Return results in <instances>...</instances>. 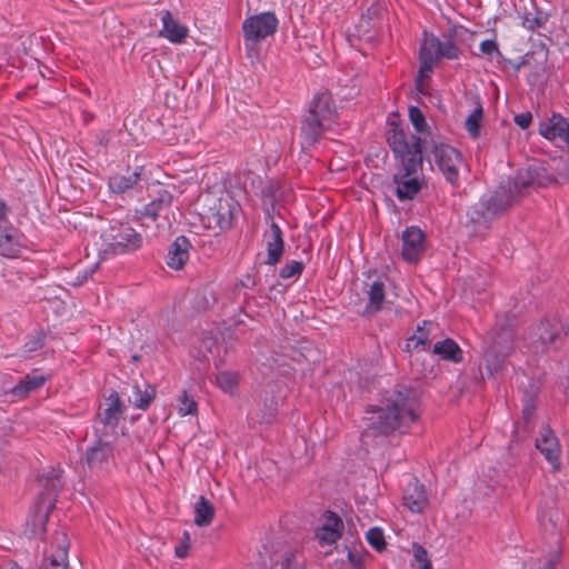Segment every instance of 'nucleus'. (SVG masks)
I'll use <instances>...</instances> for the list:
<instances>
[{"mask_svg":"<svg viewBox=\"0 0 569 569\" xmlns=\"http://www.w3.org/2000/svg\"><path fill=\"white\" fill-rule=\"evenodd\" d=\"M271 569H305V567L298 561L295 552L287 550L272 558Z\"/></svg>","mask_w":569,"mask_h":569,"instance_id":"473e14b6","label":"nucleus"},{"mask_svg":"<svg viewBox=\"0 0 569 569\" xmlns=\"http://www.w3.org/2000/svg\"><path fill=\"white\" fill-rule=\"evenodd\" d=\"M546 18L541 13L527 12L522 17V26L528 30H536L546 22Z\"/></svg>","mask_w":569,"mask_h":569,"instance_id":"09e8293b","label":"nucleus"},{"mask_svg":"<svg viewBox=\"0 0 569 569\" xmlns=\"http://www.w3.org/2000/svg\"><path fill=\"white\" fill-rule=\"evenodd\" d=\"M401 257L405 261L415 263L419 261L426 250V234L416 226L407 227L401 234Z\"/></svg>","mask_w":569,"mask_h":569,"instance_id":"2eb2a0df","label":"nucleus"},{"mask_svg":"<svg viewBox=\"0 0 569 569\" xmlns=\"http://www.w3.org/2000/svg\"><path fill=\"white\" fill-rule=\"evenodd\" d=\"M407 485L402 500L411 512L421 513L428 506V497L425 486L420 483L416 478Z\"/></svg>","mask_w":569,"mask_h":569,"instance_id":"412c9836","label":"nucleus"},{"mask_svg":"<svg viewBox=\"0 0 569 569\" xmlns=\"http://www.w3.org/2000/svg\"><path fill=\"white\" fill-rule=\"evenodd\" d=\"M377 28H372V22L365 23L363 28H360V23L358 24V31L362 33H370L371 31H375Z\"/></svg>","mask_w":569,"mask_h":569,"instance_id":"6e6d98bb","label":"nucleus"},{"mask_svg":"<svg viewBox=\"0 0 569 569\" xmlns=\"http://www.w3.org/2000/svg\"><path fill=\"white\" fill-rule=\"evenodd\" d=\"M257 412H261V422L271 423L276 419V413L278 412V403L273 398H266L263 402L259 405Z\"/></svg>","mask_w":569,"mask_h":569,"instance_id":"ea45409f","label":"nucleus"},{"mask_svg":"<svg viewBox=\"0 0 569 569\" xmlns=\"http://www.w3.org/2000/svg\"><path fill=\"white\" fill-rule=\"evenodd\" d=\"M162 29L160 36L172 43H182L188 37V28L173 18L170 11L161 14Z\"/></svg>","mask_w":569,"mask_h":569,"instance_id":"4be33fe9","label":"nucleus"},{"mask_svg":"<svg viewBox=\"0 0 569 569\" xmlns=\"http://www.w3.org/2000/svg\"><path fill=\"white\" fill-rule=\"evenodd\" d=\"M431 153L446 181L453 188H458L460 186L459 168L462 163L461 152L450 144L433 142Z\"/></svg>","mask_w":569,"mask_h":569,"instance_id":"9d476101","label":"nucleus"},{"mask_svg":"<svg viewBox=\"0 0 569 569\" xmlns=\"http://www.w3.org/2000/svg\"><path fill=\"white\" fill-rule=\"evenodd\" d=\"M241 210L240 204L230 196L221 197L217 203L210 208L209 222H214L219 230L230 229L237 220Z\"/></svg>","mask_w":569,"mask_h":569,"instance_id":"ddd939ff","label":"nucleus"},{"mask_svg":"<svg viewBox=\"0 0 569 569\" xmlns=\"http://www.w3.org/2000/svg\"><path fill=\"white\" fill-rule=\"evenodd\" d=\"M49 379L50 376L47 375H26L12 388L0 392V401L17 402L24 400L31 392L41 389Z\"/></svg>","mask_w":569,"mask_h":569,"instance_id":"f8f14e48","label":"nucleus"},{"mask_svg":"<svg viewBox=\"0 0 569 569\" xmlns=\"http://www.w3.org/2000/svg\"><path fill=\"white\" fill-rule=\"evenodd\" d=\"M461 56L462 49L457 42L456 28H449L441 37L423 31L418 54L419 78L416 81L417 90L423 92L422 78L428 77L441 60H459Z\"/></svg>","mask_w":569,"mask_h":569,"instance_id":"7ed1b4c3","label":"nucleus"},{"mask_svg":"<svg viewBox=\"0 0 569 569\" xmlns=\"http://www.w3.org/2000/svg\"><path fill=\"white\" fill-rule=\"evenodd\" d=\"M192 244L188 237L178 236L168 248L166 263L170 269L181 270L190 258Z\"/></svg>","mask_w":569,"mask_h":569,"instance_id":"a211bd4d","label":"nucleus"},{"mask_svg":"<svg viewBox=\"0 0 569 569\" xmlns=\"http://www.w3.org/2000/svg\"><path fill=\"white\" fill-rule=\"evenodd\" d=\"M114 448L111 442L104 440L102 435L89 446L84 452L83 460L91 471L104 470L113 459Z\"/></svg>","mask_w":569,"mask_h":569,"instance_id":"4468645a","label":"nucleus"},{"mask_svg":"<svg viewBox=\"0 0 569 569\" xmlns=\"http://www.w3.org/2000/svg\"><path fill=\"white\" fill-rule=\"evenodd\" d=\"M516 319L513 316H506L498 320L491 330V351L497 353L493 360L486 358V367L490 375L498 371L505 358L513 350Z\"/></svg>","mask_w":569,"mask_h":569,"instance_id":"6e6552de","label":"nucleus"},{"mask_svg":"<svg viewBox=\"0 0 569 569\" xmlns=\"http://www.w3.org/2000/svg\"><path fill=\"white\" fill-rule=\"evenodd\" d=\"M513 121L521 129H527L532 122V114L529 111L518 113L513 117Z\"/></svg>","mask_w":569,"mask_h":569,"instance_id":"603ef678","label":"nucleus"},{"mask_svg":"<svg viewBox=\"0 0 569 569\" xmlns=\"http://www.w3.org/2000/svg\"><path fill=\"white\" fill-rule=\"evenodd\" d=\"M7 569H23L21 566H19L17 562H12L9 568Z\"/></svg>","mask_w":569,"mask_h":569,"instance_id":"052dcab7","label":"nucleus"},{"mask_svg":"<svg viewBox=\"0 0 569 569\" xmlns=\"http://www.w3.org/2000/svg\"><path fill=\"white\" fill-rule=\"evenodd\" d=\"M123 412L124 406L118 392L112 390L107 398V407L99 412L98 417L104 427L114 428Z\"/></svg>","mask_w":569,"mask_h":569,"instance_id":"b1692460","label":"nucleus"},{"mask_svg":"<svg viewBox=\"0 0 569 569\" xmlns=\"http://www.w3.org/2000/svg\"><path fill=\"white\" fill-rule=\"evenodd\" d=\"M99 257L107 260L120 254L133 253L142 247L143 237L128 222L116 221L102 232Z\"/></svg>","mask_w":569,"mask_h":569,"instance_id":"39448f33","label":"nucleus"},{"mask_svg":"<svg viewBox=\"0 0 569 569\" xmlns=\"http://www.w3.org/2000/svg\"><path fill=\"white\" fill-rule=\"evenodd\" d=\"M526 59L525 58H521L519 61L512 63V68L513 70L517 72L519 71L525 64H526Z\"/></svg>","mask_w":569,"mask_h":569,"instance_id":"4d7b16f0","label":"nucleus"},{"mask_svg":"<svg viewBox=\"0 0 569 569\" xmlns=\"http://www.w3.org/2000/svg\"><path fill=\"white\" fill-rule=\"evenodd\" d=\"M366 538L368 543L377 551H382L386 548L385 535L381 528H370L366 533Z\"/></svg>","mask_w":569,"mask_h":569,"instance_id":"a18cd8bd","label":"nucleus"},{"mask_svg":"<svg viewBox=\"0 0 569 569\" xmlns=\"http://www.w3.org/2000/svg\"><path fill=\"white\" fill-rule=\"evenodd\" d=\"M339 113L332 94L321 91L309 101L299 121V140L301 149L310 151L332 130Z\"/></svg>","mask_w":569,"mask_h":569,"instance_id":"f03ea898","label":"nucleus"},{"mask_svg":"<svg viewBox=\"0 0 569 569\" xmlns=\"http://www.w3.org/2000/svg\"><path fill=\"white\" fill-rule=\"evenodd\" d=\"M280 188L279 181L269 180L260 191L262 201L273 207L280 197Z\"/></svg>","mask_w":569,"mask_h":569,"instance_id":"58836bf2","label":"nucleus"},{"mask_svg":"<svg viewBox=\"0 0 569 569\" xmlns=\"http://www.w3.org/2000/svg\"><path fill=\"white\" fill-rule=\"evenodd\" d=\"M190 548V535L187 530L183 531L179 543L174 547V555L179 559H183L188 556Z\"/></svg>","mask_w":569,"mask_h":569,"instance_id":"3c124183","label":"nucleus"},{"mask_svg":"<svg viewBox=\"0 0 569 569\" xmlns=\"http://www.w3.org/2000/svg\"><path fill=\"white\" fill-rule=\"evenodd\" d=\"M54 507L56 505L53 501H50L48 506H43L42 502L37 505L36 509L28 517L26 522L24 533L29 538H44L49 515Z\"/></svg>","mask_w":569,"mask_h":569,"instance_id":"f3484780","label":"nucleus"},{"mask_svg":"<svg viewBox=\"0 0 569 569\" xmlns=\"http://www.w3.org/2000/svg\"><path fill=\"white\" fill-rule=\"evenodd\" d=\"M416 154H419V152L416 151ZM422 162L423 160L416 156L413 159H407L406 163H397L392 183L395 184V196L399 201L413 200L422 189L425 178L419 174Z\"/></svg>","mask_w":569,"mask_h":569,"instance_id":"0eeeda50","label":"nucleus"},{"mask_svg":"<svg viewBox=\"0 0 569 569\" xmlns=\"http://www.w3.org/2000/svg\"><path fill=\"white\" fill-rule=\"evenodd\" d=\"M522 415H523V418H525L527 421H529V420L531 419V417L533 416L532 408L526 407V408L523 409Z\"/></svg>","mask_w":569,"mask_h":569,"instance_id":"13d9d810","label":"nucleus"},{"mask_svg":"<svg viewBox=\"0 0 569 569\" xmlns=\"http://www.w3.org/2000/svg\"><path fill=\"white\" fill-rule=\"evenodd\" d=\"M61 473L62 470L58 468H50L38 476V482L43 489L41 496H47L49 502H56V497L63 487Z\"/></svg>","mask_w":569,"mask_h":569,"instance_id":"393cba45","label":"nucleus"},{"mask_svg":"<svg viewBox=\"0 0 569 569\" xmlns=\"http://www.w3.org/2000/svg\"><path fill=\"white\" fill-rule=\"evenodd\" d=\"M368 303L365 308L366 315H375L382 309L386 297L385 283L381 280H375L369 284L367 291Z\"/></svg>","mask_w":569,"mask_h":569,"instance_id":"cd10ccee","label":"nucleus"},{"mask_svg":"<svg viewBox=\"0 0 569 569\" xmlns=\"http://www.w3.org/2000/svg\"><path fill=\"white\" fill-rule=\"evenodd\" d=\"M18 242L16 240V230L12 226L3 224L0 228V254L4 257H13L18 253Z\"/></svg>","mask_w":569,"mask_h":569,"instance_id":"2f4dec72","label":"nucleus"},{"mask_svg":"<svg viewBox=\"0 0 569 569\" xmlns=\"http://www.w3.org/2000/svg\"><path fill=\"white\" fill-rule=\"evenodd\" d=\"M347 550V560L352 569H365V557L367 555V551L363 549V547L360 546H352V547H346Z\"/></svg>","mask_w":569,"mask_h":569,"instance_id":"4c0bfd02","label":"nucleus"},{"mask_svg":"<svg viewBox=\"0 0 569 569\" xmlns=\"http://www.w3.org/2000/svg\"><path fill=\"white\" fill-rule=\"evenodd\" d=\"M258 283V271L253 269L252 273H247L241 280L240 284L243 288L252 289Z\"/></svg>","mask_w":569,"mask_h":569,"instance_id":"864d4df0","label":"nucleus"},{"mask_svg":"<svg viewBox=\"0 0 569 569\" xmlns=\"http://www.w3.org/2000/svg\"><path fill=\"white\" fill-rule=\"evenodd\" d=\"M263 239L267 250V257L263 260V264H278L284 251V240L280 226L273 220L270 223V229L263 233Z\"/></svg>","mask_w":569,"mask_h":569,"instance_id":"dca6fc26","label":"nucleus"},{"mask_svg":"<svg viewBox=\"0 0 569 569\" xmlns=\"http://www.w3.org/2000/svg\"><path fill=\"white\" fill-rule=\"evenodd\" d=\"M413 345H415V342H413V341H410V337H409V338L407 339L406 350H407V351L415 350V349H413Z\"/></svg>","mask_w":569,"mask_h":569,"instance_id":"bf43d9fd","label":"nucleus"},{"mask_svg":"<svg viewBox=\"0 0 569 569\" xmlns=\"http://www.w3.org/2000/svg\"><path fill=\"white\" fill-rule=\"evenodd\" d=\"M569 335V323L558 318H545L530 329L529 340L537 353L556 352L565 345Z\"/></svg>","mask_w":569,"mask_h":569,"instance_id":"423d86ee","label":"nucleus"},{"mask_svg":"<svg viewBox=\"0 0 569 569\" xmlns=\"http://www.w3.org/2000/svg\"><path fill=\"white\" fill-rule=\"evenodd\" d=\"M57 541L59 543L57 552L49 558H44L39 569H68L69 540L67 535L58 533Z\"/></svg>","mask_w":569,"mask_h":569,"instance_id":"bb28decb","label":"nucleus"},{"mask_svg":"<svg viewBox=\"0 0 569 569\" xmlns=\"http://www.w3.org/2000/svg\"><path fill=\"white\" fill-rule=\"evenodd\" d=\"M8 213L9 209L6 201L3 199H0V228H2L3 224L9 223Z\"/></svg>","mask_w":569,"mask_h":569,"instance_id":"5fc2aeb1","label":"nucleus"},{"mask_svg":"<svg viewBox=\"0 0 569 569\" xmlns=\"http://www.w3.org/2000/svg\"><path fill=\"white\" fill-rule=\"evenodd\" d=\"M279 20L271 11L250 16L242 23L243 40L247 48H252L277 32Z\"/></svg>","mask_w":569,"mask_h":569,"instance_id":"1a4fd4ad","label":"nucleus"},{"mask_svg":"<svg viewBox=\"0 0 569 569\" xmlns=\"http://www.w3.org/2000/svg\"><path fill=\"white\" fill-rule=\"evenodd\" d=\"M172 202V193L166 189H160L157 193V197L143 206V208L140 210V214L141 217L156 220L158 217L167 213L170 210Z\"/></svg>","mask_w":569,"mask_h":569,"instance_id":"5701e85b","label":"nucleus"},{"mask_svg":"<svg viewBox=\"0 0 569 569\" xmlns=\"http://www.w3.org/2000/svg\"><path fill=\"white\" fill-rule=\"evenodd\" d=\"M387 142L398 163H406L407 159L416 158V151L419 152V158L423 160V141L420 137L411 136L409 142L403 129L395 127L388 131Z\"/></svg>","mask_w":569,"mask_h":569,"instance_id":"9b49d317","label":"nucleus"},{"mask_svg":"<svg viewBox=\"0 0 569 569\" xmlns=\"http://www.w3.org/2000/svg\"><path fill=\"white\" fill-rule=\"evenodd\" d=\"M483 118V109L481 104L467 117L465 128L472 139H477L480 136V129Z\"/></svg>","mask_w":569,"mask_h":569,"instance_id":"f704fd0d","label":"nucleus"},{"mask_svg":"<svg viewBox=\"0 0 569 569\" xmlns=\"http://www.w3.org/2000/svg\"><path fill=\"white\" fill-rule=\"evenodd\" d=\"M536 448L545 456L553 467L559 465L561 449L555 432L547 426L536 439Z\"/></svg>","mask_w":569,"mask_h":569,"instance_id":"aec40b11","label":"nucleus"},{"mask_svg":"<svg viewBox=\"0 0 569 569\" xmlns=\"http://www.w3.org/2000/svg\"><path fill=\"white\" fill-rule=\"evenodd\" d=\"M503 183H510L512 186V192L517 200L520 197L521 191L531 184V181L522 176H517L513 180L508 179L507 181H503Z\"/></svg>","mask_w":569,"mask_h":569,"instance_id":"8fccbe9b","label":"nucleus"},{"mask_svg":"<svg viewBox=\"0 0 569 569\" xmlns=\"http://www.w3.org/2000/svg\"><path fill=\"white\" fill-rule=\"evenodd\" d=\"M214 517V507L206 497L200 496L194 505V523L199 527L209 526Z\"/></svg>","mask_w":569,"mask_h":569,"instance_id":"7c9ffc66","label":"nucleus"},{"mask_svg":"<svg viewBox=\"0 0 569 569\" xmlns=\"http://www.w3.org/2000/svg\"><path fill=\"white\" fill-rule=\"evenodd\" d=\"M510 183L500 182L493 190L483 193L479 201L467 209V226H473V232L489 229L491 222L503 214L517 200Z\"/></svg>","mask_w":569,"mask_h":569,"instance_id":"20e7f679","label":"nucleus"},{"mask_svg":"<svg viewBox=\"0 0 569 569\" xmlns=\"http://www.w3.org/2000/svg\"><path fill=\"white\" fill-rule=\"evenodd\" d=\"M409 120L417 132L425 133L428 131L429 126L425 113L419 107L411 106L409 108Z\"/></svg>","mask_w":569,"mask_h":569,"instance_id":"a19ab883","label":"nucleus"},{"mask_svg":"<svg viewBox=\"0 0 569 569\" xmlns=\"http://www.w3.org/2000/svg\"><path fill=\"white\" fill-rule=\"evenodd\" d=\"M343 530V522L340 516L333 511L323 513V522L317 529L316 537L322 545H332L340 539Z\"/></svg>","mask_w":569,"mask_h":569,"instance_id":"6ab92c4d","label":"nucleus"},{"mask_svg":"<svg viewBox=\"0 0 569 569\" xmlns=\"http://www.w3.org/2000/svg\"><path fill=\"white\" fill-rule=\"evenodd\" d=\"M141 172L136 170L128 176L114 174L109 179V189L117 194H122L129 190H131L134 186H137L140 180Z\"/></svg>","mask_w":569,"mask_h":569,"instance_id":"c756f323","label":"nucleus"},{"mask_svg":"<svg viewBox=\"0 0 569 569\" xmlns=\"http://www.w3.org/2000/svg\"><path fill=\"white\" fill-rule=\"evenodd\" d=\"M217 386L227 393H233L239 383V375L233 371H221L216 376Z\"/></svg>","mask_w":569,"mask_h":569,"instance_id":"e433bc0d","label":"nucleus"},{"mask_svg":"<svg viewBox=\"0 0 569 569\" xmlns=\"http://www.w3.org/2000/svg\"><path fill=\"white\" fill-rule=\"evenodd\" d=\"M198 406L192 397H189L187 391L182 392L180 398L179 412L181 416L193 415L197 412Z\"/></svg>","mask_w":569,"mask_h":569,"instance_id":"de8ad7c7","label":"nucleus"},{"mask_svg":"<svg viewBox=\"0 0 569 569\" xmlns=\"http://www.w3.org/2000/svg\"><path fill=\"white\" fill-rule=\"evenodd\" d=\"M430 325V321L423 320L422 326H418L416 333L410 337V341L415 342L413 349L422 347L423 350H427L430 347L429 330L425 328Z\"/></svg>","mask_w":569,"mask_h":569,"instance_id":"79ce46f5","label":"nucleus"},{"mask_svg":"<svg viewBox=\"0 0 569 569\" xmlns=\"http://www.w3.org/2000/svg\"><path fill=\"white\" fill-rule=\"evenodd\" d=\"M480 52L487 56L489 59L497 58L498 61L505 60L502 52L499 49V46L496 39H486L481 41L479 46Z\"/></svg>","mask_w":569,"mask_h":569,"instance_id":"49530a36","label":"nucleus"},{"mask_svg":"<svg viewBox=\"0 0 569 569\" xmlns=\"http://www.w3.org/2000/svg\"><path fill=\"white\" fill-rule=\"evenodd\" d=\"M305 269V263L302 261L290 260L287 261L279 270V277L281 279H289L293 277H299Z\"/></svg>","mask_w":569,"mask_h":569,"instance_id":"c03bdc74","label":"nucleus"},{"mask_svg":"<svg viewBox=\"0 0 569 569\" xmlns=\"http://www.w3.org/2000/svg\"><path fill=\"white\" fill-rule=\"evenodd\" d=\"M432 355L438 356L441 360L461 363L463 361V351L460 346L451 338L437 341L431 350Z\"/></svg>","mask_w":569,"mask_h":569,"instance_id":"a878e982","label":"nucleus"},{"mask_svg":"<svg viewBox=\"0 0 569 569\" xmlns=\"http://www.w3.org/2000/svg\"><path fill=\"white\" fill-rule=\"evenodd\" d=\"M156 397V388L147 382L132 386L131 403L134 408L147 410Z\"/></svg>","mask_w":569,"mask_h":569,"instance_id":"c85d7f7f","label":"nucleus"},{"mask_svg":"<svg viewBox=\"0 0 569 569\" xmlns=\"http://www.w3.org/2000/svg\"><path fill=\"white\" fill-rule=\"evenodd\" d=\"M385 13L386 9L381 3H372L361 16L360 28L369 22H372V28H380Z\"/></svg>","mask_w":569,"mask_h":569,"instance_id":"72a5a7b5","label":"nucleus"},{"mask_svg":"<svg viewBox=\"0 0 569 569\" xmlns=\"http://www.w3.org/2000/svg\"><path fill=\"white\" fill-rule=\"evenodd\" d=\"M413 560L419 565V569H432V563L427 549L418 543H412Z\"/></svg>","mask_w":569,"mask_h":569,"instance_id":"37998d69","label":"nucleus"},{"mask_svg":"<svg viewBox=\"0 0 569 569\" xmlns=\"http://www.w3.org/2000/svg\"><path fill=\"white\" fill-rule=\"evenodd\" d=\"M46 343V333L43 330H36L27 336L22 346V355L27 356L43 348Z\"/></svg>","mask_w":569,"mask_h":569,"instance_id":"c9c22d12","label":"nucleus"},{"mask_svg":"<svg viewBox=\"0 0 569 569\" xmlns=\"http://www.w3.org/2000/svg\"><path fill=\"white\" fill-rule=\"evenodd\" d=\"M368 412L369 429L373 435L390 436L406 433L420 417V400L413 388L397 385L387 390L378 406H371Z\"/></svg>","mask_w":569,"mask_h":569,"instance_id":"f257e3e1","label":"nucleus"}]
</instances>
